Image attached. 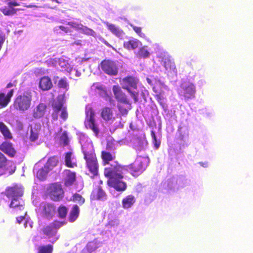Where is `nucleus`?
<instances>
[{
    "mask_svg": "<svg viewBox=\"0 0 253 253\" xmlns=\"http://www.w3.org/2000/svg\"><path fill=\"white\" fill-rule=\"evenodd\" d=\"M101 156L104 165H108L105 168L104 175L108 178V185L117 191L123 192L126 190V184L123 180V174L126 170V167H122L115 162L109 165V162L112 161L115 156L109 152H102Z\"/></svg>",
    "mask_w": 253,
    "mask_h": 253,
    "instance_id": "nucleus-1",
    "label": "nucleus"
},
{
    "mask_svg": "<svg viewBox=\"0 0 253 253\" xmlns=\"http://www.w3.org/2000/svg\"><path fill=\"white\" fill-rule=\"evenodd\" d=\"M79 141L82 146L84 159L86 161V167L90 173L88 174H90V177H92L98 173V164L94 153L92 144L90 140L83 133L80 134Z\"/></svg>",
    "mask_w": 253,
    "mask_h": 253,
    "instance_id": "nucleus-2",
    "label": "nucleus"
},
{
    "mask_svg": "<svg viewBox=\"0 0 253 253\" xmlns=\"http://www.w3.org/2000/svg\"><path fill=\"white\" fill-rule=\"evenodd\" d=\"M23 189L21 185H15L8 187L5 192L6 197L11 201L9 204L10 208L13 209L14 212H18L24 209V202L21 198L23 195Z\"/></svg>",
    "mask_w": 253,
    "mask_h": 253,
    "instance_id": "nucleus-3",
    "label": "nucleus"
},
{
    "mask_svg": "<svg viewBox=\"0 0 253 253\" xmlns=\"http://www.w3.org/2000/svg\"><path fill=\"white\" fill-rule=\"evenodd\" d=\"M156 53V59L160 64L165 67L168 73L176 74L177 70L175 63L169 54L164 50L158 44L153 45Z\"/></svg>",
    "mask_w": 253,
    "mask_h": 253,
    "instance_id": "nucleus-4",
    "label": "nucleus"
},
{
    "mask_svg": "<svg viewBox=\"0 0 253 253\" xmlns=\"http://www.w3.org/2000/svg\"><path fill=\"white\" fill-rule=\"evenodd\" d=\"M68 25L70 26V27L63 25H60L55 27L54 28V30L56 33H68L71 32L70 28H73L81 33L88 35H91L94 37L96 36V34L94 31L87 28L86 26L83 25L81 24H79L76 22H69L68 23Z\"/></svg>",
    "mask_w": 253,
    "mask_h": 253,
    "instance_id": "nucleus-5",
    "label": "nucleus"
},
{
    "mask_svg": "<svg viewBox=\"0 0 253 253\" xmlns=\"http://www.w3.org/2000/svg\"><path fill=\"white\" fill-rule=\"evenodd\" d=\"M86 118L84 121V125L87 129H91L94 135L98 137L100 133L99 125L95 118V114L93 112L91 107L89 105H87L85 108Z\"/></svg>",
    "mask_w": 253,
    "mask_h": 253,
    "instance_id": "nucleus-6",
    "label": "nucleus"
},
{
    "mask_svg": "<svg viewBox=\"0 0 253 253\" xmlns=\"http://www.w3.org/2000/svg\"><path fill=\"white\" fill-rule=\"evenodd\" d=\"M64 98V95H60L58 96L57 100L53 103V111L52 118L54 121L57 120L59 115L63 121H65L68 118L66 108L63 106Z\"/></svg>",
    "mask_w": 253,
    "mask_h": 253,
    "instance_id": "nucleus-7",
    "label": "nucleus"
},
{
    "mask_svg": "<svg viewBox=\"0 0 253 253\" xmlns=\"http://www.w3.org/2000/svg\"><path fill=\"white\" fill-rule=\"evenodd\" d=\"M63 224V222L55 221L43 229L42 232L49 242L54 243L58 240L59 236L57 234V230Z\"/></svg>",
    "mask_w": 253,
    "mask_h": 253,
    "instance_id": "nucleus-8",
    "label": "nucleus"
},
{
    "mask_svg": "<svg viewBox=\"0 0 253 253\" xmlns=\"http://www.w3.org/2000/svg\"><path fill=\"white\" fill-rule=\"evenodd\" d=\"M137 83V80L132 77H127L120 81L122 87L128 90L135 102L138 100V93L134 90L136 88Z\"/></svg>",
    "mask_w": 253,
    "mask_h": 253,
    "instance_id": "nucleus-9",
    "label": "nucleus"
},
{
    "mask_svg": "<svg viewBox=\"0 0 253 253\" xmlns=\"http://www.w3.org/2000/svg\"><path fill=\"white\" fill-rule=\"evenodd\" d=\"M177 91L179 95L183 96L185 99H192L195 97L196 87L192 83L184 81L181 84Z\"/></svg>",
    "mask_w": 253,
    "mask_h": 253,
    "instance_id": "nucleus-10",
    "label": "nucleus"
},
{
    "mask_svg": "<svg viewBox=\"0 0 253 253\" xmlns=\"http://www.w3.org/2000/svg\"><path fill=\"white\" fill-rule=\"evenodd\" d=\"M148 163L147 157H137L134 163L129 166L132 174L136 176L142 173L145 169Z\"/></svg>",
    "mask_w": 253,
    "mask_h": 253,
    "instance_id": "nucleus-11",
    "label": "nucleus"
},
{
    "mask_svg": "<svg viewBox=\"0 0 253 253\" xmlns=\"http://www.w3.org/2000/svg\"><path fill=\"white\" fill-rule=\"evenodd\" d=\"M32 96L29 92H25L17 96L15 101V107L21 111L27 110L31 105Z\"/></svg>",
    "mask_w": 253,
    "mask_h": 253,
    "instance_id": "nucleus-12",
    "label": "nucleus"
},
{
    "mask_svg": "<svg viewBox=\"0 0 253 253\" xmlns=\"http://www.w3.org/2000/svg\"><path fill=\"white\" fill-rule=\"evenodd\" d=\"M47 64L48 66H53L58 69H60L62 71H68L71 66L68 63V60L65 57L50 59L47 61Z\"/></svg>",
    "mask_w": 253,
    "mask_h": 253,
    "instance_id": "nucleus-13",
    "label": "nucleus"
},
{
    "mask_svg": "<svg viewBox=\"0 0 253 253\" xmlns=\"http://www.w3.org/2000/svg\"><path fill=\"white\" fill-rule=\"evenodd\" d=\"M50 198L54 201L59 200L63 197V191L60 184L54 183L51 184L48 189Z\"/></svg>",
    "mask_w": 253,
    "mask_h": 253,
    "instance_id": "nucleus-14",
    "label": "nucleus"
},
{
    "mask_svg": "<svg viewBox=\"0 0 253 253\" xmlns=\"http://www.w3.org/2000/svg\"><path fill=\"white\" fill-rule=\"evenodd\" d=\"M102 70L106 74L116 75L118 73V68L115 63L110 60H104L101 62Z\"/></svg>",
    "mask_w": 253,
    "mask_h": 253,
    "instance_id": "nucleus-15",
    "label": "nucleus"
},
{
    "mask_svg": "<svg viewBox=\"0 0 253 253\" xmlns=\"http://www.w3.org/2000/svg\"><path fill=\"white\" fill-rule=\"evenodd\" d=\"M113 91L118 101L121 103L127 105L128 108L130 109L131 104L125 94L122 92L120 87L118 85H114L113 87Z\"/></svg>",
    "mask_w": 253,
    "mask_h": 253,
    "instance_id": "nucleus-16",
    "label": "nucleus"
},
{
    "mask_svg": "<svg viewBox=\"0 0 253 253\" xmlns=\"http://www.w3.org/2000/svg\"><path fill=\"white\" fill-rule=\"evenodd\" d=\"M113 91L118 101L121 103L127 105L128 108L130 109L131 104L125 94L122 92L120 87L118 85H114L113 87Z\"/></svg>",
    "mask_w": 253,
    "mask_h": 253,
    "instance_id": "nucleus-17",
    "label": "nucleus"
},
{
    "mask_svg": "<svg viewBox=\"0 0 253 253\" xmlns=\"http://www.w3.org/2000/svg\"><path fill=\"white\" fill-rule=\"evenodd\" d=\"M113 91L118 101L121 103L127 105L128 108L130 109L131 104L125 94L122 92L120 87L118 85H114L113 87Z\"/></svg>",
    "mask_w": 253,
    "mask_h": 253,
    "instance_id": "nucleus-18",
    "label": "nucleus"
},
{
    "mask_svg": "<svg viewBox=\"0 0 253 253\" xmlns=\"http://www.w3.org/2000/svg\"><path fill=\"white\" fill-rule=\"evenodd\" d=\"M161 88L159 89L158 87V84L156 83V84L153 86V90L156 93V96L157 100L160 105L162 106L163 108L165 110L167 109V106L166 104L165 98L163 94L164 89H167V86L164 84L161 85Z\"/></svg>",
    "mask_w": 253,
    "mask_h": 253,
    "instance_id": "nucleus-19",
    "label": "nucleus"
},
{
    "mask_svg": "<svg viewBox=\"0 0 253 253\" xmlns=\"http://www.w3.org/2000/svg\"><path fill=\"white\" fill-rule=\"evenodd\" d=\"M40 210L43 215L47 218L51 217L54 213V208L53 205L46 202H42L40 205Z\"/></svg>",
    "mask_w": 253,
    "mask_h": 253,
    "instance_id": "nucleus-20",
    "label": "nucleus"
},
{
    "mask_svg": "<svg viewBox=\"0 0 253 253\" xmlns=\"http://www.w3.org/2000/svg\"><path fill=\"white\" fill-rule=\"evenodd\" d=\"M104 24L107 29L115 36L120 39H122L125 36L124 31L118 26L115 24L110 23L107 21L104 22Z\"/></svg>",
    "mask_w": 253,
    "mask_h": 253,
    "instance_id": "nucleus-21",
    "label": "nucleus"
},
{
    "mask_svg": "<svg viewBox=\"0 0 253 253\" xmlns=\"http://www.w3.org/2000/svg\"><path fill=\"white\" fill-rule=\"evenodd\" d=\"M101 116L104 121L109 124L112 123L116 118L112 110L109 107H105L102 109Z\"/></svg>",
    "mask_w": 253,
    "mask_h": 253,
    "instance_id": "nucleus-22",
    "label": "nucleus"
},
{
    "mask_svg": "<svg viewBox=\"0 0 253 253\" xmlns=\"http://www.w3.org/2000/svg\"><path fill=\"white\" fill-rule=\"evenodd\" d=\"M41 162L36 164L33 169L34 173L37 172V177L40 180H43L45 178L47 173L49 170L44 167H42L40 169Z\"/></svg>",
    "mask_w": 253,
    "mask_h": 253,
    "instance_id": "nucleus-23",
    "label": "nucleus"
},
{
    "mask_svg": "<svg viewBox=\"0 0 253 253\" xmlns=\"http://www.w3.org/2000/svg\"><path fill=\"white\" fill-rule=\"evenodd\" d=\"M41 129V125L40 123L32 125L31 126L30 140L32 142H35L38 140Z\"/></svg>",
    "mask_w": 253,
    "mask_h": 253,
    "instance_id": "nucleus-24",
    "label": "nucleus"
},
{
    "mask_svg": "<svg viewBox=\"0 0 253 253\" xmlns=\"http://www.w3.org/2000/svg\"><path fill=\"white\" fill-rule=\"evenodd\" d=\"M141 45V42L139 40L132 38L124 42V47L128 50L134 49Z\"/></svg>",
    "mask_w": 253,
    "mask_h": 253,
    "instance_id": "nucleus-25",
    "label": "nucleus"
},
{
    "mask_svg": "<svg viewBox=\"0 0 253 253\" xmlns=\"http://www.w3.org/2000/svg\"><path fill=\"white\" fill-rule=\"evenodd\" d=\"M133 148L136 151H141L145 149L147 142L143 137L136 138L133 140Z\"/></svg>",
    "mask_w": 253,
    "mask_h": 253,
    "instance_id": "nucleus-26",
    "label": "nucleus"
},
{
    "mask_svg": "<svg viewBox=\"0 0 253 253\" xmlns=\"http://www.w3.org/2000/svg\"><path fill=\"white\" fill-rule=\"evenodd\" d=\"M46 106L44 103L39 104L33 110V116L36 119H39L42 117L45 112Z\"/></svg>",
    "mask_w": 253,
    "mask_h": 253,
    "instance_id": "nucleus-27",
    "label": "nucleus"
},
{
    "mask_svg": "<svg viewBox=\"0 0 253 253\" xmlns=\"http://www.w3.org/2000/svg\"><path fill=\"white\" fill-rule=\"evenodd\" d=\"M0 149L1 151L10 157L14 156L15 153V151L13 148L11 143L8 142H3L0 146Z\"/></svg>",
    "mask_w": 253,
    "mask_h": 253,
    "instance_id": "nucleus-28",
    "label": "nucleus"
},
{
    "mask_svg": "<svg viewBox=\"0 0 253 253\" xmlns=\"http://www.w3.org/2000/svg\"><path fill=\"white\" fill-rule=\"evenodd\" d=\"M65 163L67 167L74 168L77 166V161L72 152L67 153L65 157Z\"/></svg>",
    "mask_w": 253,
    "mask_h": 253,
    "instance_id": "nucleus-29",
    "label": "nucleus"
},
{
    "mask_svg": "<svg viewBox=\"0 0 253 253\" xmlns=\"http://www.w3.org/2000/svg\"><path fill=\"white\" fill-rule=\"evenodd\" d=\"M135 197L132 195H129L125 197L122 200V207L124 209L131 208L135 202Z\"/></svg>",
    "mask_w": 253,
    "mask_h": 253,
    "instance_id": "nucleus-30",
    "label": "nucleus"
},
{
    "mask_svg": "<svg viewBox=\"0 0 253 253\" xmlns=\"http://www.w3.org/2000/svg\"><path fill=\"white\" fill-rule=\"evenodd\" d=\"M52 86V84L50 78L47 77H43L41 78L39 83V86L42 90H48L51 88Z\"/></svg>",
    "mask_w": 253,
    "mask_h": 253,
    "instance_id": "nucleus-31",
    "label": "nucleus"
},
{
    "mask_svg": "<svg viewBox=\"0 0 253 253\" xmlns=\"http://www.w3.org/2000/svg\"><path fill=\"white\" fill-rule=\"evenodd\" d=\"M91 197L93 200H104L106 199V194L101 188H98L93 190Z\"/></svg>",
    "mask_w": 253,
    "mask_h": 253,
    "instance_id": "nucleus-32",
    "label": "nucleus"
},
{
    "mask_svg": "<svg viewBox=\"0 0 253 253\" xmlns=\"http://www.w3.org/2000/svg\"><path fill=\"white\" fill-rule=\"evenodd\" d=\"M65 177V183L66 185L69 186L73 183L76 179L75 173L69 170H65L64 171Z\"/></svg>",
    "mask_w": 253,
    "mask_h": 253,
    "instance_id": "nucleus-33",
    "label": "nucleus"
},
{
    "mask_svg": "<svg viewBox=\"0 0 253 253\" xmlns=\"http://www.w3.org/2000/svg\"><path fill=\"white\" fill-rule=\"evenodd\" d=\"M80 213L79 207L76 205H74L70 212L69 215V220L71 222H74L78 217Z\"/></svg>",
    "mask_w": 253,
    "mask_h": 253,
    "instance_id": "nucleus-34",
    "label": "nucleus"
},
{
    "mask_svg": "<svg viewBox=\"0 0 253 253\" xmlns=\"http://www.w3.org/2000/svg\"><path fill=\"white\" fill-rule=\"evenodd\" d=\"M176 180L175 178H171L162 183V186L166 189L172 190L176 187Z\"/></svg>",
    "mask_w": 253,
    "mask_h": 253,
    "instance_id": "nucleus-35",
    "label": "nucleus"
},
{
    "mask_svg": "<svg viewBox=\"0 0 253 253\" xmlns=\"http://www.w3.org/2000/svg\"><path fill=\"white\" fill-rule=\"evenodd\" d=\"M0 10L5 15H12L16 12V9L12 7L8 3L6 6L1 7Z\"/></svg>",
    "mask_w": 253,
    "mask_h": 253,
    "instance_id": "nucleus-36",
    "label": "nucleus"
},
{
    "mask_svg": "<svg viewBox=\"0 0 253 253\" xmlns=\"http://www.w3.org/2000/svg\"><path fill=\"white\" fill-rule=\"evenodd\" d=\"M0 132L5 138L10 139L12 135L7 126L2 122H0Z\"/></svg>",
    "mask_w": 253,
    "mask_h": 253,
    "instance_id": "nucleus-37",
    "label": "nucleus"
},
{
    "mask_svg": "<svg viewBox=\"0 0 253 253\" xmlns=\"http://www.w3.org/2000/svg\"><path fill=\"white\" fill-rule=\"evenodd\" d=\"M150 55V53L148 51L147 46H143L142 47H141L139 49V50L137 53V56L138 57L143 58H148V57H149Z\"/></svg>",
    "mask_w": 253,
    "mask_h": 253,
    "instance_id": "nucleus-38",
    "label": "nucleus"
},
{
    "mask_svg": "<svg viewBox=\"0 0 253 253\" xmlns=\"http://www.w3.org/2000/svg\"><path fill=\"white\" fill-rule=\"evenodd\" d=\"M57 162L58 160L56 157H51L48 159L46 164L44 166V168H46L49 171L56 166Z\"/></svg>",
    "mask_w": 253,
    "mask_h": 253,
    "instance_id": "nucleus-39",
    "label": "nucleus"
},
{
    "mask_svg": "<svg viewBox=\"0 0 253 253\" xmlns=\"http://www.w3.org/2000/svg\"><path fill=\"white\" fill-rule=\"evenodd\" d=\"M97 248V246L96 241H93L89 242L86 245V248L84 249L82 251V253H84L86 252L88 253H91Z\"/></svg>",
    "mask_w": 253,
    "mask_h": 253,
    "instance_id": "nucleus-40",
    "label": "nucleus"
},
{
    "mask_svg": "<svg viewBox=\"0 0 253 253\" xmlns=\"http://www.w3.org/2000/svg\"><path fill=\"white\" fill-rule=\"evenodd\" d=\"M178 131L181 139L184 140L188 136V129L186 126H180L178 127Z\"/></svg>",
    "mask_w": 253,
    "mask_h": 253,
    "instance_id": "nucleus-41",
    "label": "nucleus"
},
{
    "mask_svg": "<svg viewBox=\"0 0 253 253\" xmlns=\"http://www.w3.org/2000/svg\"><path fill=\"white\" fill-rule=\"evenodd\" d=\"M38 251V253H52L53 247L51 245L40 246Z\"/></svg>",
    "mask_w": 253,
    "mask_h": 253,
    "instance_id": "nucleus-42",
    "label": "nucleus"
},
{
    "mask_svg": "<svg viewBox=\"0 0 253 253\" xmlns=\"http://www.w3.org/2000/svg\"><path fill=\"white\" fill-rule=\"evenodd\" d=\"M67 72L69 73V75L70 76V78L74 79L75 77H79L81 75V73L80 72L75 68H73L71 66Z\"/></svg>",
    "mask_w": 253,
    "mask_h": 253,
    "instance_id": "nucleus-43",
    "label": "nucleus"
},
{
    "mask_svg": "<svg viewBox=\"0 0 253 253\" xmlns=\"http://www.w3.org/2000/svg\"><path fill=\"white\" fill-rule=\"evenodd\" d=\"M120 224V221L117 217H109L108 225L110 227H117Z\"/></svg>",
    "mask_w": 253,
    "mask_h": 253,
    "instance_id": "nucleus-44",
    "label": "nucleus"
},
{
    "mask_svg": "<svg viewBox=\"0 0 253 253\" xmlns=\"http://www.w3.org/2000/svg\"><path fill=\"white\" fill-rule=\"evenodd\" d=\"M60 143L64 146H66L69 143V138L66 131H64L60 138Z\"/></svg>",
    "mask_w": 253,
    "mask_h": 253,
    "instance_id": "nucleus-45",
    "label": "nucleus"
},
{
    "mask_svg": "<svg viewBox=\"0 0 253 253\" xmlns=\"http://www.w3.org/2000/svg\"><path fill=\"white\" fill-rule=\"evenodd\" d=\"M8 103V100L5 98V94L4 93H0V107H5Z\"/></svg>",
    "mask_w": 253,
    "mask_h": 253,
    "instance_id": "nucleus-46",
    "label": "nucleus"
},
{
    "mask_svg": "<svg viewBox=\"0 0 253 253\" xmlns=\"http://www.w3.org/2000/svg\"><path fill=\"white\" fill-rule=\"evenodd\" d=\"M151 136L155 148L157 149H158L160 147L161 142L159 140L157 139L156 135L153 131H151Z\"/></svg>",
    "mask_w": 253,
    "mask_h": 253,
    "instance_id": "nucleus-47",
    "label": "nucleus"
},
{
    "mask_svg": "<svg viewBox=\"0 0 253 253\" xmlns=\"http://www.w3.org/2000/svg\"><path fill=\"white\" fill-rule=\"evenodd\" d=\"M73 201L75 202H77L80 205H82L84 202V199L78 194H75L73 195Z\"/></svg>",
    "mask_w": 253,
    "mask_h": 253,
    "instance_id": "nucleus-48",
    "label": "nucleus"
},
{
    "mask_svg": "<svg viewBox=\"0 0 253 253\" xmlns=\"http://www.w3.org/2000/svg\"><path fill=\"white\" fill-rule=\"evenodd\" d=\"M67 213V209L64 206H60L58 209L59 215L61 218L66 216Z\"/></svg>",
    "mask_w": 253,
    "mask_h": 253,
    "instance_id": "nucleus-49",
    "label": "nucleus"
},
{
    "mask_svg": "<svg viewBox=\"0 0 253 253\" xmlns=\"http://www.w3.org/2000/svg\"><path fill=\"white\" fill-rule=\"evenodd\" d=\"M28 219V217H26L25 216H20L16 218L17 222L19 224L21 223L22 221H24V225L25 228L27 227L28 223H29Z\"/></svg>",
    "mask_w": 253,
    "mask_h": 253,
    "instance_id": "nucleus-50",
    "label": "nucleus"
},
{
    "mask_svg": "<svg viewBox=\"0 0 253 253\" xmlns=\"http://www.w3.org/2000/svg\"><path fill=\"white\" fill-rule=\"evenodd\" d=\"M133 30L141 38H145V35L141 32V28L139 27L131 25Z\"/></svg>",
    "mask_w": 253,
    "mask_h": 253,
    "instance_id": "nucleus-51",
    "label": "nucleus"
},
{
    "mask_svg": "<svg viewBox=\"0 0 253 253\" xmlns=\"http://www.w3.org/2000/svg\"><path fill=\"white\" fill-rule=\"evenodd\" d=\"M58 85L60 88H62L63 89L67 90L68 85L66 79H63L60 80L58 83Z\"/></svg>",
    "mask_w": 253,
    "mask_h": 253,
    "instance_id": "nucleus-52",
    "label": "nucleus"
},
{
    "mask_svg": "<svg viewBox=\"0 0 253 253\" xmlns=\"http://www.w3.org/2000/svg\"><path fill=\"white\" fill-rule=\"evenodd\" d=\"M118 107L119 110V111L121 113L122 115H126L127 114L128 112V109H129L127 107V106L126 107H124L122 105H121L120 104H119L118 105Z\"/></svg>",
    "mask_w": 253,
    "mask_h": 253,
    "instance_id": "nucleus-53",
    "label": "nucleus"
},
{
    "mask_svg": "<svg viewBox=\"0 0 253 253\" xmlns=\"http://www.w3.org/2000/svg\"><path fill=\"white\" fill-rule=\"evenodd\" d=\"M6 163V160L4 156L0 152V168L4 167Z\"/></svg>",
    "mask_w": 253,
    "mask_h": 253,
    "instance_id": "nucleus-54",
    "label": "nucleus"
},
{
    "mask_svg": "<svg viewBox=\"0 0 253 253\" xmlns=\"http://www.w3.org/2000/svg\"><path fill=\"white\" fill-rule=\"evenodd\" d=\"M91 89L92 90H95V89H97L98 90V91H96V92H98L99 93L100 90L102 89V86L101 85L98 84H94L92 86H91Z\"/></svg>",
    "mask_w": 253,
    "mask_h": 253,
    "instance_id": "nucleus-55",
    "label": "nucleus"
},
{
    "mask_svg": "<svg viewBox=\"0 0 253 253\" xmlns=\"http://www.w3.org/2000/svg\"><path fill=\"white\" fill-rule=\"evenodd\" d=\"M13 93V89L10 90V91H9L7 95H5V98L6 99L8 100V102L10 101L11 97L12 96Z\"/></svg>",
    "mask_w": 253,
    "mask_h": 253,
    "instance_id": "nucleus-56",
    "label": "nucleus"
},
{
    "mask_svg": "<svg viewBox=\"0 0 253 253\" xmlns=\"http://www.w3.org/2000/svg\"><path fill=\"white\" fill-rule=\"evenodd\" d=\"M101 41L104 43L106 46H107L108 47H111L113 49H114L112 46L108 42H107L105 40H104V39H101Z\"/></svg>",
    "mask_w": 253,
    "mask_h": 253,
    "instance_id": "nucleus-57",
    "label": "nucleus"
},
{
    "mask_svg": "<svg viewBox=\"0 0 253 253\" xmlns=\"http://www.w3.org/2000/svg\"><path fill=\"white\" fill-rule=\"evenodd\" d=\"M17 127L19 130H22L23 128V125L20 122H17Z\"/></svg>",
    "mask_w": 253,
    "mask_h": 253,
    "instance_id": "nucleus-58",
    "label": "nucleus"
},
{
    "mask_svg": "<svg viewBox=\"0 0 253 253\" xmlns=\"http://www.w3.org/2000/svg\"><path fill=\"white\" fill-rule=\"evenodd\" d=\"M8 3L10 4V5L11 6H12V7H13L15 6H19V4L16 1H9L8 2Z\"/></svg>",
    "mask_w": 253,
    "mask_h": 253,
    "instance_id": "nucleus-59",
    "label": "nucleus"
},
{
    "mask_svg": "<svg viewBox=\"0 0 253 253\" xmlns=\"http://www.w3.org/2000/svg\"><path fill=\"white\" fill-rule=\"evenodd\" d=\"M147 81L148 82V83L151 85H153V81L151 80L149 78H147Z\"/></svg>",
    "mask_w": 253,
    "mask_h": 253,
    "instance_id": "nucleus-60",
    "label": "nucleus"
},
{
    "mask_svg": "<svg viewBox=\"0 0 253 253\" xmlns=\"http://www.w3.org/2000/svg\"><path fill=\"white\" fill-rule=\"evenodd\" d=\"M201 166H203V167H207V164H203V163H199Z\"/></svg>",
    "mask_w": 253,
    "mask_h": 253,
    "instance_id": "nucleus-61",
    "label": "nucleus"
},
{
    "mask_svg": "<svg viewBox=\"0 0 253 253\" xmlns=\"http://www.w3.org/2000/svg\"><path fill=\"white\" fill-rule=\"evenodd\" d=\"M12 86V84H7V87L9 88V87H11Z\"/></svg>",
    "mask_w": 253,
    "mask_h": 253,
    "instance_id": "nucleus-62",
    "label": "nucleus"
},
{
    "mask_svg": "<svg viewBox=\"0 0 253 253\" xmlns=\"http://www.w3.org/2000/svg\"><path fill=\"white\" fill-rule=\"evenodd\" d=\"M118 127H123V125L119 122V125L118 126Z\"/></svg>",
    "mask_w": 253,
    "mask_h": 253,
    "instance_id": "nucleus-63",
    "label": "nucleus"
},
{
    "mask_svg": "<svg viewBox=\"0 0 253 253\" xmlns=\"http://www.w3.org/2000/svg\"><path fill=\"white\" fill-rule=\"evenodd\" d=\"M75 43L76 44H79V42H75Z\"/></svg>",
    "mask_w": 253,
    "mask_h": 253,
    "instance_id": "nucleus-64",
    "label": "nucleus"
}]
</instances>
